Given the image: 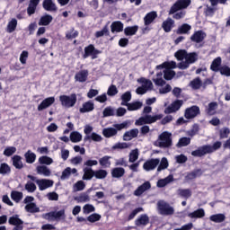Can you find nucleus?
I'll return each mask as SVG.
<instances>
[{
  "label": "nucleus",
  "mask_w": 230,
  "mask_h": 230,
  "mask_svg": "<svg viewBox=\"0 0 230 230\" xmlns=\"http://www.w3.org/2000/svg\"><path fill=\"white\" fill-rule=\"evenodd\" d=\"M176 3L181 10H184L191 4V0H177Z\"/></svg>",
  "instance_id": "nucleus-57"
},
{
  "label": "nucleus",
  "mask_w": 230,
  "mask_h": 230,
  "mask_svg": "<svg viewBox=\"0 0 230 230\" xmlns=\"http://www.w3.org/2000/svg\"><path fill=\"white\" fill-rule=\"evenodd\" d=\"M17 30V19L13 18L7 24L6 31L7 33H13Z\"/></svg>",
  "instance_id": "nucleus-46"
},
{
  "label": "nucleus",
  "mask_w": 230,
  "mask_h": 230,
  "mask_svg": "<svg viewBox=\"0 0 230 230\" xmlns=\"http://www.w3.org/2000/svg\"><path fill=\"white\" fill-rule=\"evenodd\" d=\"M25 190L28 193H33L37 190V185L33 181H27L25 184Z\"/></svg>",
  "instance_id": "nucleus-58"
},
{
  "label": "nucleus",
  "mask_w": 230,
  "mask_h": 230,
  "mask_svg": "<svg viewBox=\"0 0 230 230\" xmlns=\"http://www.w3.org/2000/svg\"><path fill=\"white\" fill-rule=\"evenodd\" d=\"M92 111H94V103L91 101L83 103V107L79 109L81 114H85V112H92Z\"/></svg>",
  "instance_id": "nucleus-27"
},
{
  "label": "nucleus",
  "mask_w": 230,
  "mask_h": 230,
  "mask_svg": "<svg viewBox=\"0 0 230 230\" xmlns=\"http://www.w3.org/2000/svg\"><path fill=\"white\" fill-rule=\"evenodd\" d=\"M207 154H209V147L208 145L202 146L191 152V155H193V157H204Z\"/></svg>",
  "instance_id": "nucleus-13"
},
{
  "label": "nucleus",
  "mask_w": 230,
  "mask_h": 230,
  "mask_svg": "<svg viewBox=\"0 0 230 230\" xmlns=\"http://www.w3.org/2000/svg\"><path fill=\"white\" fill-rule=\"evenodd\" d=\"M9 225L14 226L13 230H22L24 229V221L22 219L19 218V215H13V217H9Z\"/></svg>",
  "instance_id": "nucleus-6"
},
{
  "label": "nucleus",
  "mask_w": 230,
  "mask_h": 230,
  "mask_svg": "<svg viewBox=\"0 0 230 230\" xmlns=\"http://www.w3.org/2000/svg\"><path fill=\"white\" fill-rule=\"evenodd\" d=\"M111 159H112V156L110 155H104L102 158L99 159V164L102 166V168H111V164L112 163L111 162Z\"/></svg>",
  "instance_id": "nucleus-31"
},
{
  "label": "nucleus",
  "mask_w": 230,
  "mask_h": 230,
  "mask_svg": "<svg viewBox=\"0 0 230 230\" xmlns=\"http://www.w3.org/2000/svg\"><path fill=\"white\" fill-rule=\"evenodd\" d=\"M159 139L160 148H170L172 146V133L164 131L159 136Z\"/></svg>",
  "instance_id": "nucleus-5"
},
{
  "label": "nucleus",
  "mask_w": 230,
  "mask_h": 230,
  "mask_svg": "<svg viewBox=\"0 0 230 230\" xmlns=\"http://www.w3.org/2000/svg\"><path fill=\"white\" fill-rule=\"evenodd\" d=\"M89 76V71L88 70H81L77 72L75 75V82H80L81 84H84V82H87V77Z\"/></svg>",
  "instance_id": "nucleus-21"
},
{
  "label": "nucleus",
  "mask_w": 230,
  "mask_h": 230,
  "mask_svg": "<svg viewBox=\"0 0 230 230\" xmlns=\"http://www.w3.org/2000/svg\"><path fill=\"white\" fill-rule=\"evenodd\" d=\"M148 224H150V217H148V215L146 214L140 215V217L135 220V226H137V227H140V226H148Z\"/></svg>",
  "instance_id": "nucleus-18"
},
{
  "label": "nucleus",
  "mask_w": 230,
  "mask_h": 230,
  "mask_svg": "<svg viewBox=\"0 0 230 230\" xmlns=\"http://www.w3.org/2000/svg\"><path fill=\"white\" fill-rule=\"evenodd\" d=\"M176 73L173 70L165 69L164 70V80H173Z\"/></svg>",
  "instance_id": "nucleus-54"
},
{
  "label": "nucleus",
  "mask_w": 230,
  "mask_h": 230,
  "mask_svg": "<svg viewBox=\"0 0 230 230\" xmlns=\"http://www.w3.org/2000/svg\"><path fill=\"white\" fill-rule=\"evenodd\" d=\"M221 68H222V58L217 57L212 61L210 65V70L213 71L214 73H218Z\"/></svg>",
  "instance_id": "nucleus-23"
},
{
  "label": "nucleus",
  "mask_w": 230,
  "mask_h": 230,
  "mask_svg": "<svg viewBox=\"0 0 230 230\" xmlns=\"http://www.w3.org/2000/svg\"><path fill=\"white\" fill-rule=\"evenodd\" d=\"M118 93H119L118 88L114 84H111L107 91L108 96H116Z\"/></svg>",
  "instance_id": "nucleus-64"
},
{
  "label": "nucleus",
  "mask_w": 230,
  "mask_h": 230,
  "mask_svg": "<svg viewBox=\"0 0 230 230\" xmlns=\"http://www.w3.org/2000/svg\"><path fill=\"white\" fill-rule=\"evenodd\" d=\"M22 197L23 195L22 191L13 190L11 192V199L14 202H16V204H19V202L22 200Z\"/></svg>",
  "instance_id": "nucleus-44"
},
{
  "label": "nucleus",
  "mask_w": 230,
  "mask_h": 230,
  "mask_svg": "<svg viewBox=\"0 0 230 230\" xmlns=\"http://www.w3.org/2000/svg\"><path fill=\"white\" fill-rule=\"evenodd\" d=\"M188 217H190V218H203V217H206V212L204 211V208H199L196 211L190 213Z\"/></svg>",
  "instance_id": "nucleus-41"
},
{
  "label": "nucleus",
  "mask_w": 230,
  "mask_h": 230,
  "mask_svg": "<svg viewBox=\"0 0 230 230\" xmlns=\"http://www.w3.org/2000/svg\"><path fill=\"white\" fill-rule=\"evenodd\" d=\"M95 141L96 143H100V141H102V139H103L102 137V136H100L98 133H92L91 136H85L84 138V142H87V141Z\"/></svg>",
  "instance_id": "nucleus-43"
},
{
  "label": "nucleus",
  "mask_w": 230,
  "mask_h": 230,
  "mask_svg": "<svg viewBox=\"0 0 230 230\" xmlns=\"http://www.w3.org/2000/svg\"><path fill=\"white\" fill-rule=\"evenodd\" d=\"M102 50L96 49L93 44H90L84 48V53L83 58H89L91 57L93 60L98 58V56L101 55Z\"/></svg>",
  "instance_id": "nucleus-4"
},
{
  "label": "nucleus",
  "mask_w": 230,
  "mask_h": 230,
  "mask_svg": "<svg viewBox=\"0 0 230 230\" xmlns=\"http://www.w3.org/2000/svg\"><path fill=\"white\" fill-rule=\"evenodd\" d=\"M12 173V167L6 163L0 164V175H10Z\"/></svg>",
  "instance_id": "nucleus-39"
},
{
  "label": "nucleus",
  "mask_w": 230,
  "mask_h": 230,
  "mask_svg": "<svg viewBox=\"0 0 230 230\" xmlns=\"http://www.w3.org/2000/svg\"><path fill=\"white\" fill-rule=\"evenodd\" d=\"M177 195L178 197H181V199H185L186 200H188V199L191 197L192 192L191 190L190 189H178Z\"/></svg>",
  "instance_id": "nucleus-33"
},
{
  "label": "nucleus",
  "mask_w": 230,
  "mask_h": 230,
  "mask_svg": "<svg viewBox=\"0 0 230 230\" xmlns=\"http://www.w3.org/2000/svg\"><path fill=\"white\" fill-rule=\"evenodd\" d=\"M190 85L192 89H200L202 87V80H200V77H197L190 82Z\"/></svg>",
  "instance_id": "nucleus-60"
},
{
  "label": "nucleus",
  "mask_w": 230,
  "mask_h": 230,
  "mask_svg": "<svg viewBox=\"0 0 230 230\" xmlns=\"http://www.w3.org/2000/svg\"><path fill=\"white\" fill-rule=\"evenodd\" d=\"M111 31H109V25H104L101 31H97L94 34L95 39H100L101 37H109Z\"/></svg>",
  "instance_id": "nucleus-35"
},
{
  "label": "nucleus",
  "mask_w": 230,
  "mask_h": 230,
  "mask_svg": "<svg viewBox=\"0 0 230 230\" xmlns=\"http://www.w3.org/2000/svg\"><path fill=\"white\" fill-rule=\"evenodd\" d=\"M114 110L111 106L106 107L102 111L103 118H109L111 116H114Z\"/></svg>",
  "instance_id": "nucleus-62"
},
{
  "label": "nucleus",
  "mask_w": 230,
  "mask_h": 230,
  "mask_svg": "<svg viewBox=\"0 0 230 230\" xmlns=\"http://www.w3.org/2000/svg\"><path fill=\"white\" fill-rule=\"evenodd\" d=\"M15 152H17V147H15V146H7L4 150V155H5V157H12V155H13V154H15Z\"/></svg>",
  "instance_id": "nucleus-55"
},
{
  "label": "nucleus",
  "mask_w": 230,
  "mask_h": 230,
  "mask_svg": "<svg viewBox=\"0 0 230 230\" xmlns=\"http://www.w3.org/2000/svg\"><path fill=\"white\" fill-rule=\"evenodd\" d=\"M59 102L63 107L71 109V107H75V105H76V93H71L70 95H60Z\"/></svg>",
  "instance_id": "nucleus-2"
},
{
  "label": "nucleus",
  "mask_w": 230,
  "mask_h": 230,
  "mask_svg": "<svg viewBox=\"0 0 230 230\" xmlns=\"http://www.w3.org/2000/svg\"><path fill=\"white\" fill-rule=\"evenodd\" d=\"M219 73H220V75H222V76H230L229 66H226V65L222 66L219 70Z\"/></svg>",
  "instance_id": "nucleus-63"
},
{
  "label": "nucleus",
  "mask_w": 230,
  "mask_h": 230,
  "mask_svg": "<svg viewBox=\"0 0 230 230\" xmlns=\"http://www.w3.org/2000/svg\"><path fill=\"white\" fill-rule=\"evenodd\" d=\"M187 56L188 51H186V49H179L174 53V57L177 58V60H184V58L186 59Z\"/></svg>",
  "instance_id": "nucleus-52"
},
{
  "label": "nucleus",
  "mask_w": 230,
  "mask_h": 230,
  "mask_svg": "<svg viewBox=\"0 0 230 230\" xmlns=\"http://www.w3.org/2000/svg\"><path fill=\"white\" fill-rule=\"evenodd\" d=\"M175 26V21H173L172 18H167L165 21L162 23V28L165 33H170L172 31V29Z\"/></svg>",
  "instance_id": "nucleus-22"
},
{
  "label": "nucleus",
  "mask_w": 230,
  "mask_h": 230,
  "mask_svg": "<svg viewBox=\"0 0 230 230\" xmlns=\"http://www.w3.org/2000/svg\"><path fill=\"white\" fill-rule=\"evenodd\" d=\"M42 6L46 12H58V10L57 4L53 0H43Z\"/></svg>",
  "instance_id": "nucleus-17"
},
{
  "label": "nucleus",
  "mask_w": 230,
  "mask_h": 230,
  "mask_svg": "<svg viewBox=\"0 0 230 230\" xmlns=\"http://www.w3.org/2000/svg\"><path fill=\"white\" fill-rule=\"evenodd\" d=\"M190 143H191V138L183 137L179 139L177 143V146L178 148H182V146H188V145H190Z\"/></svg>",
  "instance_id": "nucleus-49"
},
{
  "label": "nucleus",
  "mask_w": 230,
  "mask_h": 230,
  "mask_svg": "<svg viewBox=\"0 0 230 230\" xmlns=\"http://www.w3.org/2000/svg\"><path fill=\"white\" fill-rule=\"evenodd\" d=\"M206 39V33L202 31H197L190 36L191 42H196V44H200Z\"/></svg>",
  "instance_id": "nucleus-16"
},
{
  "label": "nucleus",
  "mask_w": 230,
  "mask_h": 230,
  "mask_svg": "<svg viewBox=\"0 0 230 230\" xmlns=\"http://www.w3.org/2000/svg\"><path fill=\"white\" fill-rule=\"evenodd\" d=\"M53 22V16L50 14H45L40 17L38 24L39 26H49Z\"/></svg>",
  "instance_id": "nucleus-30"
},
{
  "label": "nucleus",
  "mask_w": 230,
  "mask_h": 230,
  "mask_svg": "<svg viewBox=\"0 0 230 230\" xmlns=\"http://www.w3.org/2000/svg\"><path fill=\"white\" fill-rule=\"evenodd\" d=\"M139 135V129L133 128L129 131H126L123 135V141H131Z\"/></svg>",
  "instance_id": "nucleus-19"
},
{
  "label": "nucleus",
  "mask_w": 230,
  "mask_h": 230,
  "mask_svg": "<svg viewBox=\"0 0 230 230\" xmlns=\"http://www.w3.org/2000/svg\"><path fill=\"white\" fill-rule=\"evenodd\" d=\"M125 175V168L115 167L111 170V177L113 179H121Z\"/></svg>",
  "instance_id": "nucleus-29"
},
{
  "label": "nucleus",
  "mask_w": 230,
  "mask_h": 230,
  "mask_svg": "<svg viewBox=\"0 0 230 230\" xmlns=\"http://www.w3.org/2000/svg\"><path fill=\"white\" fill-rule=\"evenodd\" d=\"M101 219H102V216L97 213L92 214L86 218V220L88 222H91L92 224H94V222H99V220Z\"/></svg>",
  "instance_id": "nucleus-61"
},
{
  "label": "nucleus",
  "mask_w": 230,
  "mask_h": 230,
  "mask_svg": "<svg viewBox=\"0 0 230 230\" xmlns=\"http://www.w3.org/2000/svg\"><path fill=\"white\" fill-rule=\"evenodd\" d=\"M157 17V12L151 11L147 13L144 17V24L145 26H150L154 21H155V18Z\"/></svg>",
  "instance_id": "nucleus-20"
},
{
  "label": "nucleus",
  "mask_w": 230,
  "mask_h": 230,
  "mask_svg": "<svg viewBox=\"0 0 230 230\" xmlns=\"http://www.w3.org/2000/svg\"><path fill=\"white\" fill-rule=\"evenodd\" d=\"M36 171L39 175H44L45 177H49L51 175V170L46 165H38Z\"/></svg>",
  "instance_id": "nucleus-32"
},
{
  "label": "nucleus",
  "mask_w": 230,
  "mask_h": 230,
  "mask_svg": "<svg viewBox=\"0 0 230 230\" xmlns=\"http://www.w3.org/2000/svg\"><path fill=\"white\" fill-rule=\"evenodd\" d=\"M13 166L16 168V170H22L24 168V164H22V157L18 155H14L12 157Z\"/></svg>",
  "instance_id": "nucleus-24"
},
{
  "label": "nucleus",
  "mask_w": 230,
  "mask_h": 230,
  "mask_svg": "<svg viewBox=\"0 0 230 230\" xmlns=\"http://www.w3.org/2000/svg\"><path fill=\"white\" fill-rule=\"evenodd\" d=\"M168 166H169L168 159L166 157H163L159 166L157 167V172H162V170H166Z\"/></svg>",
  "instance_id": "nucleus-59"
},
{
  "label": "nucleus",
  "mask_w": 230,
  "mask_h": 230,
  "mask_svg": "<svg viewBox=\"0 0 230 230\" xmlns=\"http://www.w3.org/2000/svg\"><path fill=\"white\" fill-rule=\"evenodd\" d=\"M53 180L41 179L36 181V184H38L40 191H44V190L51 188V186H53Z\"/></svg>",
  "instance_id": "nucleus-12"
},
{
  "label": "nucleus",
  "mask_w": 230,
  "mask_h": 230,
  "mask_svg": "<svg viewBox=\"0 0 230 230\" xmlns=\"http://www.w3.org/2000/svg\"><path fill=\"white\" fill-rule=\"evenodd\" d=\"M182 105H184V101L182 100H176L171 103L165 110V114H173V112H177Z\"/></svg>",
  "instance_id": "nucleus-8"
},
{
  "label": "nucleus",
  "mask_w": 230,
  "mask_h": 230,
  "mask_svg": "<svg viewBox=\"0 0 230 230\" xmlns=\"http://www.w3.org/2000/svg\"><path fill=\"white\" fill-rule=\"evenodd\" d=\"M53 103H55V97H48L39 104L38 111L40 112L41 111L48 109V107H51Z\"/></svg>",
  "instance_id": "nucleus-15"
},
{
  "label": "nucleus",
  "mask_w": 230,
  "mask_h": 230,
  "mask_svg": "<svg viewBox=\"0 0 230 230\" xmlns=\"http://www.w3.org/2000/svg\"><path fill=\"white\" fill-rule=\"evenodd\" d=\"M199 114H200V108L197 105H193L185 110L184 118H186V119H193V118H197Z\"/></svg>",
  "instance_id": "nucleus-7"
},
{
  "label": "nucleus",
  "mask_w": 230,
  "mask_h": 230,
  "mask_svg": "<svg viewBox=\"0 0 230 230\" xmlns=\"http://www.w3.org/2000/svg\"><path fill=\"white\" fill-rule=\"evenodd\" d=\"M25 161L28 164H33L37 159V155L35 153L31 152V150H28L24 154Z\"/></svg>",
  "instance_id": "nucleus-34"
},
{
  "label": "nucleus",
  "mask_w": 230,
  "mask_h": 230,
  "mask_svg": "<svg viewBox=\"0 0 230 230\" xmlns=\"http://www.w3.org/2000/svg\"><path fill=\"white\" fill-rule=\"evenodd\" d=\"M209 220L215 222L216 224H222L226 220V215L224 214H215L210 216Z\"/></svg>",
  "instance_id": "nucleus-42"
},
{
  "label": "nucleus",
  "mask_w": 230,
  "mask_h": 230,
  "mask_svg": "<svg viewBox=\"0 0 230 230\" xmlns=\"http://www.w3.org/2000/svg\"><path fill=\"white\" fill-rule=\"evenodd\" d=\"M204 171L202 169H195L190 172H187L185 176L186 182H190V181H193L197 179V177H202Z\"/></svg>",
  "instance_id": "nucleus-11"
},
{
  "label": "nucleus",
  "mask_w": 230,
  "mask_h": 230,
  "mask_svg": "<svg viewBox=\"0 0 230 230\" xmlns=\"http://www.w3.org/2000/svg\"><path fill=\"white\" fill-rule=\"evenodd\" d=\"M40 164H47V166H49V164H53V159L48 155H43L39 158Z\"/></svg>",
  "instance_id": "nucleus-53"
},
{
  "label": "nucleus",
  "mask_w": 230,
  "mask_h": 230,
  "mask_svg": "<svg viewBox=\"0 0 230 230\" xmlns=\"http://www.w3.org/2000/svg\"><path fill=\"white\" fill-rule=\"evenodd\" d=\"M185 60L189 63V65L195 64V62L199 60V54H197V52H190V53L187 52Z\"/></svg>",
  "instance_id": "nucleus-40"
},
{
  "label": "nucleus",
  "mask_w": 230,
  "mask_h": 230,
  "mask_svg": "<svg viewBox=\"0 0 230 230\" xmlns=\"http://www.w3.org/2000/svg\"><path fill=\"white\" fill-rule=\"evenodd\" d=\"M84 175H83V181H91L93 177H94L95 171L93 170L91 167H84L83 169Z\"/></svg>",
  "instance_id": "nucleus-28"
},
{
  "label": "nucleus",
  "mask_w": 230,
  "mask_h": 230,
  "mask_svg": "<svg viewBox=\"0 0 230 230\" xmlns=\"http://www.w3.org/2000/svg\"><path fill=\"white\" fill-rule=\"evenodd\" d=\"M107 175H109V172L106 170L99 169L95 171L94 177L95 179L103 180L107 178Z\"/></svg>",
  "instance_id": "nucleus-50"
},
{
  "label": "nucleus",
  "mask_w": 230,
  "mask_h": 230,
  "mask_svg": "<svg viewBox=\"0 0 230 230\" xmlns=\"http://www.w3.org/2000/svg\"><path fill=\"white\" fill-rule=\"evenodd\" d=\"M25 210L27 213H39L40 208L35 203H29L25 206Z\"/></svg>",
  "instance_id": "nucleus-47"
},
{
  "label": "nucleus",
  "mask_w": 230,
  "mask_h": 230,
  "mask_svg": "<svg viewBox=\"0 0 230 230\" xmlns=\"http://www.w3.org/2000/svg\"><path fill=\"white\" fill-rule=\"evenodd\" d=\"M150 188H152V184L150 183V181H145L134 191L135 197H141V195H143L145 191H147V190H150Z\"/></svg>",
  "instance_id": "nucleus-14"
},
{
  "label": "nucleus",
  "mask_w": 230,
  "mask_h": 230,
  "mask_svg": "<svg viewBox=\"0 0 230 230\" xmlns=\"http://www.w3.org/2000/svg\"><path fill=\"white\" fill-rule=\"evenodd\" d=\"M121 105H125L126 107H128V111H139V109L143 107V102L139 101H137L131 103L121 102Z\"/></svg>",
  "instance_id": "nucleus-25"
},
{
  "label": "nucleus",
  "mask_w": 230,
  "mask_h": 230,
  "mask_svg": "<svg viewBox=\"0 0 230 230\" xmlns=\"http://www.w3.org/2000/svg\"><path fill=\"white\" fill-rule=\"evenodd\" d=\"M70 141H72V143H80V141H82V134L78 131H73L70 134Z\"/></svg>",
  "instance_id": "nucleus-48"
},
{
  "label": "nucleus",
  "mask_w": 230,
  "mask_h": 230,
  "mask_svg": "<svg viewBox=\"0 0 230 230\" xmlns=\"http://www.w3.org/2000/svg\"><path fill=\"white\" fill-rule=\"evenodd\" d=\"M123 22L120 21L112 22L111 25V33H121L123 31Z\"/></svg>",
  "instance_id": "nucleus-26"
},
{
  "label": "nucleus",
  "mask_w": 230,
  "mask_h": 230,
  "mask_svg": "<svg viewBox=\"0 0 230 230\" xmlns=\"http://www.w3.org/2000/svg\"><path fill=\"white\" fill-rule=\"evenodd\" d=\"M137 30H139V26H128L124 29V33L126 37H132V35H136L137 33Z\"/></svg>",
  "instance_id": "nucleus-36"
},
{
  "label": "nucleus",
  "mask_w": 230,
  "mask_h": 230,
  "mask_svg": "<svg viewBox=\"0 0 230 230\" xmlns=\"http://www.w3.org/2000/svg\"><path fill=\"white\" fill-rule=\"evenodd\" d=\"M114 128H105L102 130V136L104 137H113V136H116L118 134V130H123V128H128V122H122L120 124H115L113 125Z\"/></svg>",
  "instance_id": "nucleus-1"
},
{
  "label": "nucleus",
  "mask_w": 230,
  "mask_h": 230,
  "mask_svg": "<svg viewBox=\"0 0 230 230\" xmlns=\"http://www.w3.org/2000/svg\"><path fill=\"white\" fill-rule=\"evenodd\" d=\"M208 153L213 154V152H216V150H218L222 147V142L217 141L213 144V146L208 145Z\"/></svg>",
  "instance_id": "nucleus-56"
},
{
  "label": "nucleus",
  "mask_w": 230,
  "mask_h": 230,
  "mask_svg": "<svg viewBox=\"0 0 230 230\" xmlns=\"http://www.w3.org/2000/svg\"><path fill=\"white\" fill-rule=\"evenodd\" d=\"M139 159V149H134L129 153V163H136Z\"/></svg>",
  "instance_id": "nucleus-51"
},
{
  "label": "nucleus",
  "mask_w": 230,
  "mask_h": 230,
  "mask_svg": "<svg viewBox=\"0 0 230 230\" xmlns=\"http://www.w3.org/2000/svg\"><path fill=\"white\" fill-rule=\"evenodd\" d=\"M191 30V25L188 23L181 24L176 31L177 35H186Z\"/></svg>",
  "instance_id": "nucleus-37"
},
{
  "label": "nucleus",
  "mask_w": 230,
  "mask_h": 230,
  "mask_svg": "<svg viewBox=\"0 0 230 230\" xmlns=\"http://www.w3.org/2000/svg\"><path fill=\"white\" fill-rule=\"evenodd\" d=\"M146 125H152V123H155V121L159 119H163V114H158V115H146Z\"/></svg>",
  "instance_id": "nucleus-38"
},
{
  "label": "nucleus",
  "mask_w": 230,
  "mask_h": 230,
  "mask_svg": "<svg viewBox=\"0 0 230 230\" xmlns=\"http://www.w3.org/2000/svg\"><path fill=\"white\" fill-rule=\"evenodd\" d=\"M44 218L46 220H49V221H57V222H60V220H66V209H61L58 211H50L47 214H45Z\"/></svg>",
  "instance_id": "nucleus-3"
},
{
  "label": "nucleus",
  "mask_w": 230,
  "mask_h": 230,
  "mask_svg": "<svg viewBox=\"0 0 230 230\" xmlns=\"http://www.w3.org/2000/svg\"><path fill=\"white\" fill-rule=\"evenodd\" d=\"M158 209L161 213V215H173L175 213V210L172 207H171L168 203H158Z\"/></svg>",
  "instance_id": "nucleus-10"
},
{
  "label": "nucleus",
  "mask_w": 230,
  "mask_h": 230,
  "mask_svg": "<svg viewBox=\"0 0 230 230\" xmlns=\"http://www.w3.org/2000/svg\"><path fill=\"white\" fill-rule=\"evenodd\" d=\"M160 160L158 158H152L150 160H147L143 164V169L146 170V172H150L151 170H155L157 166L159 165Z\"/></svg>",
  "instance_id": "nucleus-9"
},
{
  "label": "nucleus",
  "mask_w": 230,
  "mask_h": 230,
  "mask_svg": "<svg viewBox=\"0 0 230 230\" xmlns=\"http://www.w3.org/2000/svg\"><path fill=\"white\" fill-rule=\"evenodd\" d=\"M74 199L76 200L78 204H82L84 202H89V200H91V198L89 197V194L84 192L81 193L79 196L75 197Z\"/></svg>",
  "instance_id": "nucleus-45"
}]
</instances>
